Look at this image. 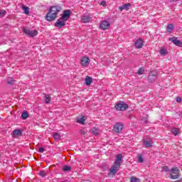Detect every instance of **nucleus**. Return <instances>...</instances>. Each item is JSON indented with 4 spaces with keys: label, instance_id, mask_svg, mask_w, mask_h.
<instances>
[{
    "label": "nucleus",
    "instance_id": "obj_3",
    "mask_svg": "<svg viewBox=\"0 0 182 182\" xmlns=\"http://www.w3.org/2000/svg\"><path fill=\"white\" fill-rule=\"evenodd\" d=\"M180 170L177 167L172 168L170 171V176L172 180H177L180 177Z\"/></svg>",
    "mask_w": 182,
    "mask_h": 182
},
{
    "label": "nucleus",
    "instance_id": "obj_34",
    "mask_svg": "<svg viewBox=\"0 0 182 182\" xmlns=\"http://www.w3.org/2000/svg\"><path fill=\"white\" fill-rule=\"evenodd\" d=\"M131 182H140V179L137 178L132 177L131 178Z\"/></svg>",
    "mask_w": 182,
    "mask_h": 182
},
{
    "label": "nucleus",
    "instance_id": "obj_15",
    "mask_svg": "<svg viewBox=\"0 0 182 182\" xmlns=\"http://www.w3.org/2000/svg\"><path fill=\"white\" fill-rule=\"evenodd\" d=\"M22 136V131L21 129H14L12 132V136L15 139Z\"/></svg>",
    "mask_w": 182,
    "mask_h": 182
},
{
    "label": "nucleus",
    "instance_id": "obj_9",
    "mask_svg": "<svg viewBox=\"0 0 182 182\" xmlns=\"http://www.w3.org/2000/svg\"><path fill=\"white\" fill-rule=\"evenodd\" d=\"M100 28L102 31H106V30L109 29L110 28V22H109V21H102L100 24Z\"/></svg>",
    "mask_w": 182,
    "mask_h": 182
},
{
    "label": "nucleus",
    "instance_id": "obj_36",
    "mask_svg": "<svg viewBox=\"0 0 182 182\" xmlns=\"http://www.w3.org/2000/svg\"><path fill=\"white\" fill-rule=\"evenodd\" d=\"M144 73V68H139L138 70V75H143Z\"/></svg>",
    "mask_w": 182,
    "mask_h": 182
},
{
    "label": "nucleus",
    "instance_id": "obj_4",
    "mask_svg": "<svg viewBox=\"0 0 182 182\" xmlns=\"http://www.w3.org/2000/svg\"><path fill=\"white\" fill-rule=\"evenodd\" d=\"M23 32L28 35V36H31V38H33L38 36V31L36 30H30L26 28H23Z\"/></svg>",
    "mask_w": 182,
    "mask_h": 182
},
{
    "label": "nucleus",
    "instance_id": "obj_32",
    "mask_svg": "<svg viewBox=\"0 0 182 182\" xmlns=\"http://www.w3.org/2000/svg\"><path fill=\"white\" fill-rule=\"evenodd\" d=\"M100 5H101V6H103L104 8H106V6H107V3L106 2V1H102L100 3Z\"/></svg>",
    "mask_w": 182,
    "mask_h": 182
},
{
    "label": "nucleus",
    "instance_id": "obj_39",
    "mask_svg": "<svg viewBox=\"0 0 182 182\" xmlns=\"http://www.w3.org/2000/svg\"><path fill=\"white\" fill-rule=\"evenodd\" d=\"M176 102H181V97H177Z\"/></svg>",
    "mask_w": 182,
    "mask_h": 182
},
{
    "label": "nucleus",
    "instance_id": "obj_10",
    "mask_svg": "<svg viewBox=\"0 0 182 182\" xmlns=\"http://www.w3.org/2000/svg\"><path fill=\"white\" fill-rule=\"evenodd\" d=\"M123 124L118 122L114 125V132H116L117 133H120L122 130H123Z\"/></svg>",
    "mask_w": 182,
    "mask_h": 182
},
{
    "label": "nucleus",
    "instance_id": "obj_11",
    "mask_svg": "<svg viewBox=\"0 0 182 182\" xmlns=\"http://www.w3.org/2000/svg\"><path fill=\"white\" fill-rule=\"evenodd\" d=\"M168 41H171V42H173L174 45L176 46H179V48H182V42H181L177 38L173 37V38H169Z\"/></svg>",
    "mask_w": 182,
    "mask_h": 182
},
{
    "label": "nucleus",
    "instance_id": "obj_25",
    "mask_svg": "<svg viewBox=\"0 0 182 182\" xmlns=\"http://www.w3.org/2000/svg\"><path fill=\"white\" fill-rule=\"evenodd\" d=\"M70 170H72V167L70 166H64L63 167V171H70Z\"/></svg>",
    "mask_w": 182,
    "mask_h": 182
},
{
    "label": "nucleus",
    "instance_id": "obj_29",
    "mask_svg": "<svg viewBox=\"0 0 182 182\" xmlns=\"http://www.w3.org/2000/svg\"><path fill=\"white\" fill-rule=\"evenodd\" d=\"M53 137H54L55 140H59V139H60V134H59L57 132H55L53 134Z\"/></svg>",
    "mask_w": 182,
    "mask_h": 182
},
{
    "label": "nucleus",
    "instance_id": "obj_33",
    "mask_svg": "<svg viewBox=\"0 0 182 182\" xmlns=\"http://www.w3.org/2000/svg\"><path fill=\"white\" fill-rule=\"evenodd\" d=\"M5 14H6L5 10H0V18H4V16H5Z\"/></svg>",
    "mask_w": 182,
    "mask_h": 182
},
{
    "label": "nucleus",
    "instance_id": "obj_37",
    "mask_svg": "<svg viewBox=\"0 0 182 182\" xmlns=\"http://www.w3.org/2000/svg\"><path fill=\"white\" fill-rule=\"evenodd\" d=\"M162 171H165V172L170 171V169L168 168V166H163Z\"/></svg>",
    "mask_w": 182,
    "mask_h": 182
},
{
    "label": "nucleus",
    "instance_id": "obj_1",
    "mask_svg": "<svg viewBox=\"0 0 182 182\" xmlns=\"http://www.w3.org/2000/svg\"><path fill=\"white\" fill-rule=\"evenodd\" d=\"M62 11V6L59 5L51 6L48 9V13L46 15V20L48 22H52L58 18V15Z\"/></svg>",
    "mask_w": 182,
    "mask_h": 182
},
{
    "label": "nucleus",
    "instance_id": "obj_26",
    "mask_svg": "<svg viewBox=\"0 0 182 182\" xmlns=\"http://www.w3.org/2000/svg\"><path fill=\"white\" fill-rule=\"evenodd\" d=\"M46 103H50V95H45Z\"/></svg>",
    "mask_w": 182,
    "mask_h": 182
},
{
    "label": "nucleus",
    "instance_id": "obj_17",
    "mask_svg": "<svg viewBox=\"0 0 182 182\" xmlns=\"http://www.w3.org/2000/svg\"><path fill=\"white\" fill-rule=\"evenodd\" d=\"M130 6H132V4H130V3H128V4H124L123 6H119V11H129V8H130Z\"/></svg>",
    "mask_w": 182,
    "mask_h": 182
},
{
    "label": "nucleus",
    "instance_id": "obj_18",
    "mask_svg": "<svg viewBox=\"0 0 182 182\" xmlns=\"http://www.w3.org/2000/svg\"><path fill=\"white\" fill-rule=\"evenodd\" d=\"M81 21L83 23H87V22H90V17L87 15H84L82 16Z\"/></svg>",
    "mask_w": 182,
    "mask_h": 182
},
{
    "label": "nucleus",
    "instance_id": "obj_30",
    "mask_svg": "<svg viewBox=\"0 0 182 182\" xmlns=\"http://www.w3.org/2000/svg\"><path fill=\"white\" fill-rule=\"evenodd\" d=\"M138 161L139 163H143L144 161V159H143V156H141V154L138 155Z\"/></svg>",
    "mask_w": 182,
    "mask_h": 182
},
{
    "label": "nucleus",
    "instance_id": "obj_7",
    "mask_svg": "<svg viewBox=\"0 0 182 182\" xmlns=\"http://www.w3.org/2000/svg\"><path fill=\"white\" fill-rule=\"evenodd\" d=\"M70 15H72V11L70 10H64L60 18L68 22L69 18H70Z\"/></svg>",
    "mask_w": 182,
    "mask_h": 182
},
{
    "label": "nucleus",
    "instance_id": "obj_21",
    "mask_svg": "<svg viewBox=\"0 0 182 182\" xmlns=\"http://www.w3.org/2000/svg\"><path fill=\"white\" fill-rule=\"evenodd\" d=\"M159 53L161 56H166V55H167L168 52H167V49L162 48L159 50Z\"/></svg>",
    "mask_w": 182,
    "mask_h": 182
},
{
    "label": "nucleus",
    "instance_id": "obj_23",
    "mask_svg": "<svg viewBox=\"0 0 182 182\" xmlns=\"http://www.w3.org/2000/svg\"><path fill=\"white\" fill-rule=\"evenodd\" d=\"M21 8L23 11H24L26 15H29V7L23 5Z\"/></svg>",
    "mask_w": 182,
    "mask_h": 182
},
{
    "label": "nucleus",
    "instance_id": "obj_35",
    "mask_svg": "<svg viewBox=\"0 0 182 182\" xmlns=\"http://www.w3.org/2000/svg\"><path fill=\"white\" fill-rule=\"evenodd\" d=\"M39 176H41V177H45V176H46V172H45V171H41L39 172Z\"/></svg>",
    "mask_w": 182,
    "mask_h": 182
},
{
    "label": "nucleus",
    "instance_id": "obj_13",
    "mask_svg": "<svg viewBox=\"0 0 182 182\" xmlns=\"http://www.w3.org/2000/svg\"><path fill=\"white\" fill-rule=\"evenodd\" d=\"M152 144H153V139H151V138H146L144 139V147H146V148L151 147Z\"/></svg>",
    "mask_w": 182,
    "mask_h": 182
},
{
    "label": "nucleus",
    "instance_id": "obj_38",
    "mask_svg": "<svg viewBox=\"0 0 182 182\" xmlns=\"http://www.w3.org/2000/svg\"><path fill=\"white\" fill-rule=\"evenodd\" d=\"M38 151L40 153H43V151H45V148H43V147L39 148Z\"/></svg>",
    "mask_w": 182,
    "mask_h": 182
},
{
    "label": "nucleus",
    "instance_id": "obj_41",
    "mask_svg": "<svg viewBox=\"0 0 182 182\" xmlns=\"http://www.w3.org/2000/svg\"><path fill=\"white\" fill-rule=\"evenodd\" d=\"M177 1H178V0H173L174 2H177Z\"/></svg>",
    "mask_w": 182,
    "mask_h": 182
},
{
    "label": "nucleus",
    "instance_id": "obj_14",
    "mask_svg": "<svg viewBox=\"0 0 182 182\" xmlns=\"http://www.w3.org/2000/svg\"><path fill=\"white\" fill-rule=\"evenodd\" d=\"M144 43V41H143V39L139 38L135 41V48H136L137 49H141V48H143Z\"/></svg>",
    "mask_w": 182,
    "mask_h": 182
},
{
    "label": "nucleus",
    "instance_id": "obj_5",
    "mask_svg": "<svg viewBox=\"0 0 182 182\" xmlns=\"http://www.w3.org/2000/svg\"><path fill=\"white\" fill-rule=\"evenodd\" d=\"M115 108L117 110H121L122 112H123L124 110L129 109V105L123 102H119L116 104Z\"/></svg>",
    "mask_w": 182,
    "mask_h": 182
},
{
    "label": "nucleus",
    "instance_id": "obj_28",
    "mask_svg": "<svg viewBox=\"0 0 182 182\" xmlns=\"http://www.w3.org/2000/svg\"><path fill=\"white\" fill-rule=\"evenodd\" d=\"M87 132V130H86L85 128H82V129L80 130V133L81 136H85Z\"/></svg>",
    "mask_w": 182,
    "mask_h": 182
},
{
    "label": "nucleus",
    "instance_id": "obj_31",
    "mask_svg": "<svg viewBox=\"0 0 182 182\" xmlns=\"http://www.w3.org/2000/svg\"><path fill=\"white\" fill-rule=\"evenodd\" d=\"M14 82H15V80H14V79L11 77H9L7 79V82L9 83V85H14Z\"/></svg>",
    "mask_w": 182,
    "mask_h": 182
},
{
    "label": "nucleus",
    "instance_id": "obj_22",
    "mask_svg": "<svg viewBox=\"0 0 182 182\" xmlns=\"http://www.w3.org/2000/svg\"><path fill=\"white\" fill-rule=\"evenodd\" d=\"M171 132L174 134V136H178V134H180V129L177 128H172Z\"/></svg>",
    "mask_w": 182,
    "mask_h": 182
},
{
    "label": "nucleus",
    "instance_id": "obj_6",
    "mask_svg": "<svg viewBox=\"0 0 182 182\" xmlns=\"http://www.w3.org/2000/svg\"><path fill=\"white\" fill-rule=\"evenodd\" d=\"M90 64V59L89 57L83 56L80 59V65L82 68H87Z\"/></svg>",
    "mask_w": 182,
    "mask_h": 182
},
{
    "label": "nucleus",
    "instance_id": "obj_19",
    "mask_svg": "<svg viewBox=\"0 0 182 182\" xmlns=\"http://www.w3.org/2000/svg\"><path fill=\"white\" fill-rule=\"evenodd\" d=\"M92 82H93V79L91 77L87 76L85 77V85H86V86H90V85H92Z\"/></svg>",
    "mask_w": 182,
    "mask_h": 182
},
{
    "label": "nucleus",
    "instance_id": "obj_2",
    "mask_svg": "<svg viewBox=\"0 0 182 182\" xmlns=\"http://www.w3.org/2000/svg\"><path fill=\"white\" fill-rule=\"evenodd\" d=\"M122 160H123V156L122 154H118L116 156L114 164L112 166L111 168H109V171L112 176H114L116 173L119 171V168H120V166H122Z\"/></svg>",
    "mask_w": 182,
    "mask_h": 182
},
{
    "label": "nucleus",
    "instance_id": "obj_12",
    "mask_svg": "<svg viewBox=\"0 0 182 182\" xmlns=\"http://www.w3.org/2000/svg\"><path fill=\"white\" fill-rule=\"evenodd\" d=\"M156 79H157V71H151L149 75V82H154V80H156Z\"/></svg>",
    "mask_w": 182,
    "mask_h": 182
},
{
    "label": "nucleus",
    "instance_id": "obj_40",
    "mask_svg": "<svg viewBox=\"0 0 182 182\" xmlns=\"http://www.w3.org/2000/svg\"><path fill=\"white\" fill-rule=\"evenodd\" d=\"M174 182H181V181L178 180V181H175Z\"/></svg>",
    "mask_w": 182,
    "mask_h": 182
},
{
    "label": "nucleus",
    "instance_id": "obj_8",
    "mask_svg": "<svg viewBox=\"0 0 182 182\" xmlns=\"http://www.w3.org/2000/svg\"><path fill=\"white\" fill-rule=\"evenodd\" d=\"M65 25L66 21L63 20V18L60 17L57 20V21L55 23V26H56V28H58L59 29L63 28V26H65Z\"/></svg>",
    "mask_w": 182,
    "mask_h": 182
},
{
    "label": "nucleus",
    "instance_id": "obj_16",
    "mask_svg": "<svg viewBox=\"0 0 182 182\" xmlns=\"http://www.w3.org/2000/svg\"><path fill=\"white\" fill-rule=\"evenodd\" d=\"M91 132H92V134H94V136H99V134H100V133H102V131L100 130V129H99L96 127L91 128Z\"/></svg>",
    "mask_w": 182,
    "mask_h": 182
},
{
    "label": "nucleus",
    "instance_id": "obj_20",
    "mask_svg": "<svg viewBox=\"0 0 182 182\" xmlns=\"http://www.w3.org/2000/svg\"><path fill=\"white\" fill-rule=\"evenodd\" d=\"M85 122H86V117L77 118V123H79L80 124H85Z\"/></svg>",
    "mask_w": 182,
    "mask_h": 182
},
{
    "label": "nucleus",
    "instance_id": "obj_24",
    "mask_svg": "<svg viewBox=\"0 0 182 182\" xmlns=\"http://www.w3.org/2000/svg\"><path fill=\"white\" fill-rule=\"evenodd\" d=\"M29 114L26 111H23V113L21 114V117L23 120H26V118L28 117Z\"/></svg>",
    "mask_w": 182,
    "mask_h": 182
},
{
    "label": "nucleus",
    "instance_id": "obj_27",
    "mask_svg": "<svg viewBox=\"0 0 182 182\" xmlns=\"http://www.w3.org/2000/svg\"><path fill=\"white\" fill-rule=\"evenodd\" d=\"M174 29V26L173 24L168 25V32H171Z\"/></svg>",
    "mask_w": 182,
    "mask_h": 182
}]
</instances>
